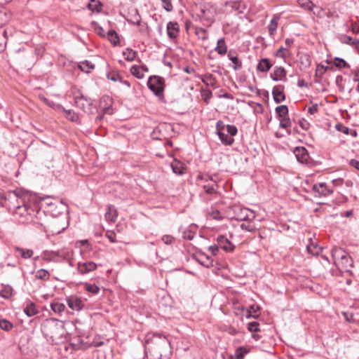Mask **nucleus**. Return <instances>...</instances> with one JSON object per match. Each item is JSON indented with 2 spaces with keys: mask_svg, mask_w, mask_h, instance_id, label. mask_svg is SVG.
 Wrapping results in <instances>:
<instances>
[{
  "mask_svg": "<svg viewBox=\"0 0 359 359\" xmlns=\"http://www.w3.org/2000/svg\"><path fill=\"white\" fill-rule=\"evenodd\" d=\"M144 351L148 359H170V342L165 335L149 332L145 336Z\"/></svg>",
  "mask_w": 359,
  "mask_h": 359,
  "instance_id": "f257e3e1",
  "label": "nucleus"
},
{
  "mask_svg": "<svg viewBox=\"0 0 359 359\" xmlns=\"http://www.w3.org/2000/svg\"><path fill=\"white\" fill-rule=\"evenodd\" d=\"M334 264L341 271H348L353 265L349 255L341 248L334 247L331 250Z\"/></svg>",
  "mask_w": 359,
  "mask_h": 359,
  "instance_id": "f03ea898",
  "label": "nucleus"
},
{
  "mask_svg": "<svg viewBox=\"0 0 359 359\" xmlns=\"http://www.w3.org/2000/svg\"><path fill=\"white\" fill-rule=\"evenodd\" d=\"M67 228L65 219H53L44 227L48 236H54L60 233Z\"/></svg>",
  "mask_w": 359,
  "mask_h": 359,
  "instance_id": "7ed1b4c3",
  "label": "nucleus"
},
{
  "mask_svg": "<svg viewBox=\"0 0 359 359\" xmlns=\"http://www.w3.org/2000/svg\"><path fill=\"white\" fill-rule=\"evenodd\" d=\"M74 100L76 106L83 110L85 113L88 114L93 113V109H95V107L94 106L92 99L81 94L79 95L74 96Z\"/></svg>",
  "mask_w": 359,
  "mask_h": 359,
  "instance_id": "20e7f679",
  "label": "nucleus"
},
{
  "mask_svg": "<svg viewBox=\"0 0 359 359\" xmlns=\"http://www.w3.org/2000/svg\"><path fill=\"white\" fill-rule=\"evenodd\" d=\"M147 86L156 95L159 96L164 90V79L158 76H151L148 80Z\"/></svg>",
  "mask_w": 359,
  "mask_h": 359,
  "instance_id": "39448f33",
  "label": "nucleus"
},
{
  "mask_svg": "<svg viewBox=\"0 0 359 359\" xmlns=\"http://www.w3.org/2000/svg\"><path fill=\"white\" fill-rule=\"evenodd\" d=\"M234 218L238 221L251 220L255 218L254 212L244 207L236 206L233 209Z\"/></svg>",
  "mask_w": 359,
  "mask_h": 359,
  "instance_id": "423d86ee",
  "label": "nucleus"
},
{
  "mask_svg": "<svg viewBox=\"0 0 359 359\" xmlns=\"http://www.w3.org/2000/svg\"><path fill=\"white\" fill-rule=\"evenodd\" d=\"M60 327V325L55 320H48L43 325V332L46 337L54 338L58 334Z\"/></svg>",
  "mask_w": 359,
  "mask_h": 359,
  "instance_id": "0eeeda50",
  "label": "nucleus"
},
{
  "mask_svg": "<svg viewBox=\"0 0 359 359\" xmlns=\"http://www.w3.org/2000/svg\"><path fill=\"white\" fill-rule=\"evenodd\" d=\"M34 213V210L25 205L18 206L15 210L16 215L25 217L23 222H34L33 219Z\"/></svg>",
  "mask_w": 359,
  "mask_h": 359,
  "instance_id": "6e6552de",
  "label": "nucleus"
},
{
  "mask_svg": "<svg viewBox=\"0 0 359 359\" xmlns=\"http://www.w3.org/2000/svg\"><path fill=\"white\" fill-rule=\"evenodd\" d=\"M298 162L302 164L310 163V156L307 149L304 147H297L293 151Z\"/></svg>",
  "mask_w": 359,
  "mask_h": 359,
  "instance_id": "1a4fd4ad",
  "label": "nucleus"
},
{
  "mask_svg": "<svg viewBox=\"0 0 359 359\" xmlns=\"http://www.w3.org/2000/svg\"><path fill=\"white\" fill-rule=\"evenodd\" d=\"M97 269V264L93 262H79L76 270L81 275L86 274Z\"/></svg>",
  "mask_w": 359,
  "mask_h": 359,
  "instance_id": "9d476101",
  "label": "nucleus"
},
{
  "mask_svg": "<svg viewBox=\"0 0 359 359\" xmlns=\"http://www.w3.org/2000/svg\"><path fill=\"white\" fill-rule=\"evenodd\" d=\"M68 306L74 311H79L84 308L83 301L76 296H70L67 298Z\"/></svg>",
  "mask_w": 359,
  "mask_h": 359,
  "instance_id": "9b49d317",
  "label": "nucleus"
},
{
  "mask_svg": "<svg viewBox=\"0 0 359 359\" xmlns=\"http://www.w3.org/2000/svg\"><path fill=\"white\" fill-rule=\"evenodd\" d=\"M217 242L219 248H222L226 252H231L234 250V245L224 236H218Z\"/></svg>",
  "mask_w": 359,
  "mask_h": 359,
  "instance_id": "f8f14e48",
  "label": "nucleus"
},
{
  "mask_svg": "<svg viewBox=\"0 0 359 359\" xmlns=\"http://www.w3.org/2000/svg\"><path fill=\"white\" fill-rule=\"evenodd\" d=\"M313 191L318 194L319 196H327L333 192L325 183L321 182L314 184L312 187Z\"/></svg>",
  "mask_w": 359,
  "mask_h": 359,
  "instance_id": "ddd939ff",
  "label": "nucleus"
},
{
  "mask_svg": "<svg viewBox=\"0 0 359 359\" xmlns=\"http://www.w3.org/2000/svg\"><path fill=\"white\" fill-rule=\"evenodd\" d=\"M284 86L281 85L275 86L272 90L273 100L276 103H280L285 100Z\"/></svg>",
  "mask_w": 359,
  "mask_h": 359,
  "instance_id": "4468645a",
  "label": "nucleus"
},
{
  "mask_svg": "<svg viewBox=\"0 0 359 359\" xmlns=\"http://www.w3.org/2000/svg\"><path fill=\"white\" fill-rule=\"evenodd\" d=\"M167 34L170 39H175L180 32V26L177 22H169L166 27Z\"/></svg>",
  "mask_w": 359,
  "mask_h": 359,
  "instance_id": "2eb2a0df",
  "label": "nucleus"
},
{
  "mask_svg": "<svg viewBox=\"0 0 359 359\" xmlns=\"http://www.w3.org/2000/svg\"><path fill=\"white\" fill-rule=\"evenodd\" d=\"M271 78L275 81H286L285 69L282 67H276L271 74Z\"/></svg>",
  "mask_w": 359,
  "mask_h": 359,
  "instance_id": "dca6fc26",
  "label": "nucleus"
},
{
  "mask_svg": "<svg viewBox=\"0 0 359 359\" xmlns=\"http://www.w3.org/2000/svg\"><path fill=\"white\" fill-rule=\"evenodd\" d=\"M103 102H109V107H104V109H103V113L102 114H99L96 118H95V122L97 123H98L99 122H100L102 121V119L103 118V116H104V114H111L113 113V109L111 107V100L110 99L109 97H102L101 99V104H102Z\"/></svg>",
  "mask_w": 359,
  "mask_h": 359,
  "instance_id": "f3484780",
  "label": "nucleus"
},
{
  "mask_svg": "<svg viewBox=\"0 0 359 359\" xmlns=\"http://www.w3.org/2000/svg\"><path fill=\"white\" fill-rule=\"evenodd\" d=\"M198 79L206 86L215 87L217 83L215 77L212 74H205L204 75H197Z\"/></svg>",
  "mask_w": 359,
  "mask_h": 359,
  "instance_id": "a211bd4d",
  "label": "nucleus"
},
{
  "mask_svg": "<svg viewBox=\"0 0 359 359\" xmlns=\"http://www.w3.org/2000/svg\"><path fill=\"white\" fill-rule=\"evenodd\" d=\"M225 6L231 8V11H236L242 13L244 6L240 1H229L225 3Z\"/></svg>",
  "mask_w": 359,
  "mask_h": 359,
  "instance_id": "6ab92c4d",
  "label": "nucleus"
},
{
  "mask_svg": "<svg viewBox=\"0 0 359 359\" xmlns=\"http://www.w3.org/2000/svg\"><path fill=\"white\" fill-rule=\"evenodd\" d=\"M171 168H172L173 172H175L177 175H180L184 173V170L185 169V165L182 162L178 161L177 159H174L171 163Z\"/></svg>",
  "mask_w": 359,
  "mask_h": 359,
  "instance_id": "aec40b11",
  "label": "nucleus"
},
{
  "mask_svg": "<svg viewBox=\"0 0 359 359\" xmlns=\"http://www.w3.org/2000/svg\"><path fill=\"white\" fill-rule=\"evenodd\" d=\"M271 67L272 64L271 63L270 60L267 58H263L259 62L257 69L259 72H266L271 69Z\"/></svg>",
  "mask_w": 359,
  "mask_h": 359,
  "instance_id": "412c9836",
  "label": "nucleus"
},
{
  "mask_svg": "<svg viewBox=\"0 0 359 359\" xmlns=\"http://www.w3.org/2000/svg\"><path fill=\"white\" fill-rule=\"evenodd\" d=\"M215 50L220 55H224L226 53L227 46L226 45L224 38H220L218 39Z\"/></svg>",
  "mask_w": 359,
  "mask_h": 359,
  "instance_id": "4be33fe9",
  "label": "nucleus"
},
{
  "mask_svg": "<svg viewBox=\"0 0 359 359\" xmlns=\"http://www.w3.org/2000/svg\"><path fill=\"white\" fill-rule=\"evenodd\" d=\"M15 252L18 253V255H20L23 259H29L34 255V252L32 250L25 249L20 247H15Z\"/></svg>",
  "mask_w": 359,
  "mask_h": 359,
  "instance_id": "5701e85b",
  "label": "nucleus"
},
{
  "mask_svg": "<svg viewBox=\"0 0 359 359\" xmlns=\"http://www.w3.org/2000/svg\"><path fill=\"white\" fill-rule=\"evenodd\" d=\"M78 67L83 72L90 73L95 69V65L90 61L83 60L78 64Z\"/></svg>",
  "mask_w": 359,
  "mask_h": 359,
  "instance_id": "b1692460",
  "label": "nucleus"
},
{
  "mask_svg": "<svg viewBox=\"0 0 359 359\" xmlns=\"http://www.w3.org/2000/svg\"><path fill=\"white\" fill-rule=\"evenodd\" d=\"M117 217V211L112 205H109L105 213V218L107 221L115 222Z\"/></svg>",
  "mask_w": 359,
  "mask_h": 359,
  "instance_id": "393cba45",
  "label": "nucleus"
},
{
  "mask_svg": "<svg viewBox=\"0 0 359 359\" xmlns=\"http://www.w3.org/2000/svg\"><path fill=\"white\" fill-rule=\"evenodd\" d=\"M62 111L65 114V116L72 122L79 121V115L72 109L67 110L63 107Z\"/></svg>",
  "mask_w": 359,
  "mask_h": 359,
  "instance_id": "a878e982",
  "label": "nucleus"
},
{
  "mask_svg": "<svg viewBox=\"0 0 359 359\" xmlns=\"http://www.w3.org/2000/svg\"><path fill=\"white\" fill-rule=\"evenodd\" d=\"M229 59L233 63V68L235 71H237L242 67V62L239 60L237 55H233L231 51H229L228 53Z\"/></svg>",
  "mask_w": 359,
  "mask_h": 359,
  "instance_id": "bb28decb",
  "label": "nucleus"
},
{
  "mask_svg": "<svg viewBox=\"0 0 359 359\" xmlns=\"http://www.w3.org/2000/svg\"><path fill=\"white\" fill-rule=\"evenodd\" d=\"M50 274L46 269H41L36 271L35 278L36 279L47 281L50 279Z\"/></svg>",
  "mask_w": 359,
  "mask_h": 359,
  "instance_id": "cd10ccee",
  "label": "nucleus"
},
{
  "mask_svg": "<svg viewBox=\"0 0 359 359\" xmlns=\"http://www.w3.org/2000/svg\"><path fill=\"white\" fill-rule=\"evenodd\" d=\"M24 312L29 317L34 316V315L38 313L36 305L32 302H30L27 304L26 307L24 309Z\"/></svg>",
  "mask_w": 359,
  "mask_h": 359,
  "instance_id": "c85d7f7f",
  "label": "nucleus"
},
{
  "mask_svg": "<svg viewBox=\"0 0 359 359\" xmlns=\"http://www.w3.org/2000/svg\"><path fill=\"white\" fill-rule=\"evenodd\" d=\"M217 134L219 136L221 142L225 145H231L234 142V139L232 137L225 134L224 131L217 133Z\"/></svg>",
  "mask_w": 359,
  "mask_h": 359,
  "instance_id": "c756f323",
  "label": "nucleus"
},
{
  "mask_svg": "<svg viewBox=\"0 0 359 359\" xmlns=\"http://www.w3.org/2000/svg\"><path fill=\"white\" fill-rule=\"evenodd\" d=\"M51 309L56 313H62L65 310V305L59 302H53L50 304Z\"/></svg>",
  "mask_w": 359,
  "mask_h": 359,
  "instance_id": "7c9ffc66",
  "label": "nucleus"
},
{
  "mask_svg": "<svg viewBox=\"0 0 359 359\" xmlns=\"http://www.w3.org/2000/svg\"><path fill=\"white\" fill-rule=\"evenodd\" d=\"M107 39L114 46L119 43L118 35L114 30L111 29L107 32Z\"/></svg>",
  "mask_w": 359,
  "mask_h": 359,
  "instance_id": "2f4dec72",
  "label": "nucleus"
},
{
  "mask_svg": "<svg viewBox=\"0 0 359 359\" xmlns=\"http://www.w3.org/2000/svg\"><path fill=\"white\" fill-rule=\"evenodd\" d=\"M86 291L93 294H97L100 292V287L95 285L89 283H83Z\"/></svg>",
  "mask_w": 359,
  "mask_h": 359,
  "instance_id": "473e14b6",
  "label": "nucleus"
},
{
  "mask_svg": "<svg viewBox=\"0 0 359 359\" xmlns=\"http://www.w3.org/2000/svg\"><path fill=\"white\" fill-rule=\"evenodd\" d=\"M248 353V350L241 346L236 350L234 355H231L230 359H243L244 355Z\"/></svg>",
  "mask_w": 359,
  "mask_h": 359,
  "instance_id": "72a5a7b5",
  "label": "nucleus"
},
{
  "mask_svg": "<svg viewBox=\"0 0 359 359\" xmlns=\"http://www.w3.org/2000/svg\"><path fill=\"white\" fill-rule=\"evenodd\" d=\"M276 112L279 118L288 116V108L286 105H280L276 108Z\"/></svg>",
  "mask_w": 359,
  "mask_h": 359,
  "instance_id": "f704fd0d",
  "label": "nucleus"
},
{
  "mask_svg": "<svg viewBox=\"0 0 359 359\" xmlns=\"http://www.w3.org/2000/svg\"><path fill=\"white\" fill-rule=\"evenodd\" d=\"M123 55L127 61L132 62L135 59L137 56V52L131 48H127L123 52Z\"/></svg>",
  "mask_w": 359,
  "mask_h": 359,
  "instance_id": "c9c22d12",
  "label": "nucleus"
},
{
  "mask_svg": "<svg viewBox=\"0 0 359 359\" xmlns=\"http://www.w3.org/2000/svg\"><path fill=\"white\" fill-rule=\"evenodd\" d=\"M195 34L199 39L203 41H206L208 39L207 30L203 27H196L195 29Z\"/></svg>",
  "mask_w": 359,
  "mask_h": 359,
  "instance_id": "e433bc0d",
  "label": "nucleus"
},
{
  "mask_svg": "<svg viewBox=\"0 0 359 359\" xmlns=\"http://www.w3.org/2000/svg\"><path fill=\"white\" fill-rule=\"evenodd\" d=\"M213 184H208L203 185V189L208 194H212L217 192V184L215 180H213Z\"/></svg>",
  "mask_w": 359,
  "mask_h": 359,
  "instance_id": "4c0bfd02",
  "label": "nucleus"
},
{
  "mask_svg": "<svg viewBox=\"0 0 359 359\" xmlns=\"http://www.w3.org/2000/svg\"><path fill=\"white\" fill-rule=\"evenodd\" d=\"M130 73L137 79H142L144 76L142 69L137 65H133L130 68Z\"/></svg>",
  "mask_w": 359,
  "mask_h": 359,
  "instance_id": "58836bf2",
  "label": "nucleus"
},
{
  "mask_svg": "<svg viewBox=\"0 0 359 359\" xmlns=\"http://www.w3.org/2000/svg\"><path fill=\"white\" fill-rule=\"evenodd\" d=\"M13 289L11 287L6 285L4 286L0 291V296L4 299H8L12 296Z\"/></svg>",
  "mask_w": 359,
  "mask_h": 359,
  "instance_id": "ea45409f",
  "label": "nucleus"
},
{
  "mask_svg": "<svg viewBox=\"0 0 359 359\" xmlns=\"http://www.w3.org/2000/svg\"><path fill=\"white\" fill-rule=\"evenodd\" d=\"M334 65L339 69L349 67V65L344 59L339 57H335L334 59Z\"/></svg>",
  "mask_w": 359,
  "mask_h": 359,
  "instance_id": "a19ab883",
  "label": "nucleus"
},
{
  "mask_svg": "<svg viewBox=\"0 0 359 359\" xmlns=\"http://www.w3.org/2000/svg\"><path fill=\"white\" fill-rule=\"evenodd\" d=\"M248 313L249 316L248 317L252 316L255 318H257L259 316V306L255 304L250 306Z\"/></svg>",
  "mask_w": 359,
  "mask_h": 359,
  "instance_id": "79ce46f5",
  "label": "nucleus"
},
{
  "mask_svg": "<svg viewBox=\"0 0 359 359\" xmlns=\"http://www.w3.org/2000/svg\"><path fill=\"white\" fill-rule=\"evenodd\" d=\"M13 327V324L5 319L0 320V328L4 331H10Z\"/></svg>",
  "mask_w": 359,
  "mask_h": 359,
  "instance_id": "37998d69",
  "label": "nucleus"
},
{
  "mask_svg": "<svg viewBox=\"0 0 359 359\" xmlns=\"http://www.w3.org/2000/svg\"><path fill=\"white\" fill-rule=\"evenodd\" d=\"M299 5L307 10L311 11L313 4L311 0H297Z\"/></svg>",
  "mask_w": 359,
  "mask_h": 359,
  "instance_id": "c03bdc74",
  "label": "nucleus"
},
{
  "mask_svg": "<svg viewBox=\"0 0 359 359\" xmlns=\"http://www.w3.org/2000/svg\"><path fill=\"white\" fill-rule=\"evenodd\" d=\"M280 127L286 130L291 127V121L288 116L280 118Z\"/></svg>",
  "mask_w": 359,
  "mask_h": 359,
  "instance_id": "a18cd8bd",
  "label": "nucleus"
},
{
  "mask_svg": "<svg viewBox=\"0 0 359 359\" xmlns=\"http://www.w3.org/2000/svg\"><path fill=\"white\" fill-rule=\"evenodd\" d=\"M208 215L210 218L220 221L223 219L221 212L218 210H212L209 212Z\"/></svg>",
  "mask_w": 359,
  "mask_h": 359,
  "instance_id": "49530a36",
  "label": "nucleus"
},
{
  "mask_svg": "<svg viewBox=\"0 0 359 359\" xmlns=\"http://www.w3.org/2000/svg\"><path fill=\"white\" fill-rule=\"evenodd\" d=\"M328 67L324 66L323 65H318L317 68L316 69V76L318 77H322L323 74L327 72Z\"/></svg>",
  "mask_w": 359,
  "mask_h": 359,
  "instance_id": "de8ad7c7",
  "label": "nucleus"
},
{
  "mask_svg": "<svg viewBox=\"0 0 359 359\" xmlns=\"http://www.w3.org/2000/svg\"><path fill=\"white\" fill-rule=\"evenodd\" d=\"M278 27V22L275 19H272L268 26V29L270 35H273Z\"/></svg>",
  "mask_w": 359,
  "mask_h": 359,
  "instance_id": "09e8293b",
  "label": "nucleus"
},
{
  "mask_svg": "<svg viewBox=\"0 0 359 359\" xmlns=\"http://www.w3.org/2000/svg\"><path fill=\"white\" fill-rule=\"evenodd\" d=\"M306 249L308 252L313 255H318L320 251V249L316 245L314 244L307 245Z\"/></svg>",
  "mask_w": 359,
  "mask_h": 359,
  "instance_id": "8fccbe9b",
  "label": "nucleus"
},
{
  "mask_svg": "<svg viewBox=\"0 0 359 359\" xmlns=\"http://www.w3.org/2000/svg\"><path fill=\"white\" fill-rule=\"evenodd\" d=\"M259 324L256 321L250 322L248 324V329L251 332H259Z\"/></svg>",
  "mask_w": 359,
  "mask_h": 359,
  "instance_id": "3c124183",
  "label": "nucleus"
},
{
  "mask_svg": "<svg viewBox=\"0 0 359 359\" xmlns=\"http://www.w3.org/2000/svg\"><path fill=\"white\" fill-rule=\"evenodd\" d=\"M161 240L166 245H172L175 241V238L171 235H164Z\"/></svg>",
  "mask_w": 359,
  "mask_h": 359,
  "instance_id": "603ef678",
  "label": "nucleus"
},
{
  "mask_svg": "<svg viewBox=\"0 0 359 359\" xmlns=\"http://www.w3.org/2000/svg\"><path fill=\"white\" fill-rule=\"evenodd\" d=\"M163 3V8L168 11V12H170L172 11L173 9V6H172V1L171 0H161Z\"/></svg>",
  "mask_w": 359,
  "mask_h": 359,
  "instance_id": "864d4df0",
  "label": "nucleus"
},
{
  "mask_svg": "<svg viewBox=\"0 0 359 359\" xmlns=\"http://www.w3.org/2000/svg\"><path fill=\"white\" fill-rule=\"evenodd\" d=\"M354 39H353L351 36H347V35H342L340 37V41L343 43L346 44H350L353 46V41H354Z\"/></svg>",
  "mask_w": 359,
  "mask_h": 359,
  "instance_id": "5fc2aeb1",
  "label": "nucleus"
},
{
  "mask_svg": "<svg viewBox=\"0 0 359 359\" xmlns=\"http://www.w3.org/2000/svg\"><path fill=\"white\" fill-rule=\"evenodd\" d=\"M226 130H227V133L232 137L233 136H235L237 134V133H238L237 128L235 126H233V125H227L226 126Z\"/></svg>",
  "mask_w": 359,
  "mask_h": 359,
  "instance_id": "6e6d98bb",
  "label": "nucleus"
},
{
  "mask_svg": "<svg viewBox=\"0 0 359 359\" xmlns=\"http://www.w3.org/2000/svg\"><path fill=\"white\" fill-rule=\"evenodd\" d=\"M46 104L55 110L62 111L63 109V107L61 104H55L53 101L48 100Z\"/></svg>",
  "mask_w": 359,
  "mask_h": 359,
  "instance_id": "4d7b16f0",
  "label": "nucleus"
},
{
  "mask_svg": "<svg viewBox=\"0 0 359 359\" xmlns=\"http://www.w3.org/2000/svg\"><path fill=\"white\" fill-rule=\"evenodd\" d=\"M226 126L222 121H218L216 123V133L223 132Z\"/></svg>",
  "mask_w": 359,
  "mask_h": 359,
  "instance_id": "13d9d810",
  "label": "nucleus"
},
{
  "mask_svg": "<svg viewBox=\"0 0 359 359\" xmlns=\"http://www.w3.org/2000/svg\"><path fill=\"white\" fill-rule=\"evenodd\" d=\"M46 255L49 257L50 259L55 257H60V253L59 251H46L44 252Z\"/></svg>",
  "mask_w": 359,
  "mask_h": 359,
  "instance_id": "bf43d9fd",
  "label": "nucleus"
},
{
  "mask_svg": "<svg viewBox=\"0 0 359 359\" xmlns=\"http://www.w3.org/2000/svg\"><path fill=\"white\" fill-rule=\"evenodd\" d=\"M106 236L110 241L111 243H116V234L114 232H107Z\"/></svg>",
  "mask_w": 359,
  "mask_h": 359,
  "instance_id": "052dcab7",
  "label": "nucleus"
},
{
  "mask_svg": "<svg viewBox=\"0 0 359 359\" xmlns=\"http://www.w3.org/2000/svg\"><path fill=\"white\" fill-rule=\"evenodd\" d=\"M318 106L317 104H315L309 107L308 112L312 115V114H314L315 113H316L318 111Z\"/></svg>",
  "mask_w": 359,
  "mask_h": 359,
  "instance_id": "680f3d73",
  "label": "nucleus"
},
{
  "mask_svg": "<svg viewBox=\"0 0 359 359\" xmlns=\"http://www.w3.org/2000/svg\"><path fill=\"white\" fill-rule=\"evenodd\" d=\"M219 245H211L209 247L208 250L211 252L212 255H216L219 251Z\"/></svg>",
  "mask_w": 359,
  "mask_h": 359,
  "instance_id": "e2e57ef3",
  "label": "nucleus"
},
{
  "mask_svg": "<svg viewBox=\"0 0 359 359\" xmlns=\"http://www.w3.org/2000/svg\"><path fill=\"white\" fill-rule=\"evenodd\" d=\"M287 50V48L281 46L277 51L276 56L281 57H285V55L284 54V52Z\"/></svg>",
  "mask_w": 359,
  "mask_h": 359,
  "instance_id": "0e129e2a",
  "label": "nucleus"
},
{
  "mask_svg": "<svg viewBox=\"0 0 359 359\" xmlns=\"http://www.w3.org/2000/svg\"><path fill=\"white\" fill-rule=\"evenodd\" d=\"M101 6H102V5L100 3L98 4V6H97L96 4L93 5L92 3L88 4L89 9H90L92 11H100L101 9Z\"/></svg>",
  "mask_w": 359,
  "mask_h": 359,
  "instance_id": "69168bd1",
  "label": "nucleus"
},
{
  "mask_svg": "<svg viewBox=\"0 0 359 359\" xmlns=\"http://www.w3.org/2000/svg\"><path fill=\"white\" fill-rule=\"evenodd\" d=\"M197 179L201 180H204L205 182H208V180L213 181L212 177L210 176V175L204 176L203 175H199L197 177Z\"/></svg>",
  "mask_w": 359,
  "mask_h": 359,
  "instance_id": "338daca9",
  "label": "nucleus"
},
{
  "mask_svg": "<svg viewBox=\"0 0 359 359\" xmlns=\"http://www.w3.org/2000/svg\"><path fill=\"white\" fill-rule=\"evenodd\" d=\"M349 164L355 168V169H357L358 170H359V161L356 160V159H351L350 161V163Z\"/></svg>",
  "mask_w": 359,
  "mask_h": 359,
  "instance_id": "774afa93",
  "label": "nucleus"
}]
</instances>
